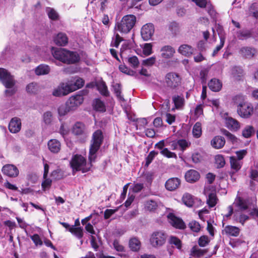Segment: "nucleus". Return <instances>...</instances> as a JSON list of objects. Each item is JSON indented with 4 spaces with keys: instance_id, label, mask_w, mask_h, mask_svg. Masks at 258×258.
Listing matches in <instances>:
<instances>
[{
    "instance_id": "f257e3e1",
    "label": "nucleus",
    "mask_w": 258,
    "mask_h": 258,
    "mask_svg": "<svg viewBox=\"0 0 258 258\" xmlns=\"http://www.w3.org/2000/svg\"><path fill=\"white\" fill-rule=\"evenodd\" d=\"M53 56L56 59L66 63H74L79 60V56L76 53L64 48H54L51 51Z\"/></svg>"
},
{
    "instance_id": "f03ea898",
    "label": "nucleus",
    "mask_w": 258,
    "mask_h": 258,
    "mask_svg": "<svg viewBox=\"0 0 258 258\" xmlns=\"http://www.w3.org/2000/svg\"><path fill=\"white\" fill-rule=\"evenodd\" d=\"M136 22V17L133 15H127L116 23L115 29L122 34H127L131 31Z\"/></svg>"
},
{
    "instance_id": "7ed1b4c3",
    "label": "nucleus",
    "mask_w": 258,
    "mask_h": 258,
    "mask_svg": "<svg viewBox=\"0 0 258 258\" xmlns=\"http://www.w3.org/2000/svg\"><path fill=\"white\" fill-rule=\"evenodd\" d=\"M103 139V136L101 131L97 130L93 133L89 156V160L91 163L95 162L96 158V153L102 144Z\"/></svg>"
},
{
    "instance_id": "20e7f679",
    "label": "nucleus",
    "mask_w": 258,
    "mask_h": 258,
    "mask_svg": "<svg viewBox=\"0 0 258 258\" xmlns=\"http://www.w3.org/2000/svg\"><path fill=\"white\" fill-rule=\"evenodd\" d=\"M92 163L90 161V164L87 165L86 160L83 156L76 154L72 157L70 165L73 173L78 171H82L83 173H85L90 170Z\"/></svg>"
},
{
    "instance_id": "39448f33",
    "label": "nucleus",
    "mask_w": 258,
    "mask_h": 258,
    "mask_svg": "<svg viewBox=\"0 0 258 258\" xmlns=\"http://www.w3.org/2000/svg\"><path fill=\"white\" fill-rule=\"evenodd\" d=\"M167 235L163 231H156L150 236V242L154 247H159L164 245L166 242Z\"/></svg>"
},
{
    "instance_id": "423d86ee",
    "label": "nucleus",
    "mask_w": 258,
    "mask_h": 258,
    "mask_svg": "<svg viewBox=\"0 0 258 258\" xmlns=\"http://www.w3.org/2000/svg\"><path fill=\"white\" fill-rule=\"evenodd\" d=\"M0 80L7 88L11 89L15 85L14 78L5 69L0 68Z\"/></svg>"
},
{
    "instance_id": "0eeeda50",
    "label": "nucleus",
    "mask_w": 258,
    "mask_h": 258,
    "mask_svg": "<svg viewBox=\"0 0 258 258\" xmlns=\"http://www.w3.org/2000/svg\"><path fill=\"white\" fill-rule=\"evenodd\" d=\"M165 83L168 87L175 88L180 85V78L175 73H169L166 74L165 78Z\"/></svg>"
},
{
    "instance_id": "6e6552de",
    "label": "nucleus",
    "mask_w": 258,
    "mask_h": 258,
    "mask_svg": "<svg viewBox=\"0 0 258 258\" xmlns=\"http://www.w3.org/2000/svg\"><path fill=\"white\" fill-rule=\"evenodd\" d=\"M221 115L224 119L226 125L229 129L237 131L240 128V123L235 119L229 116L227 113H221Z\"/></svg>"
},
{
    "instance_id": "1a4fd4ad",
    "label": "nucleus",
    "mask_w": 258,
    "mask_h": 258,
    "mask_svg": "<svg viewBox=\"0 0 258 258\" xmlns=\"http://www.w3.org/2000/svg\"><path fill=\"white\" fill-rule=\"evenodd\" d=\"M253 108L251 104L246 103L242 107L237 108V112L238 115L242 118H249L252 114Z\"/></svg>"
},
{
    "instance_id": "9d476101",
    "label": "nucleus",
    "mask_w": 258,
    "mask_h": 258,
    "mask_svg": "<svg viewBox=\"0 0 258 258\" xmlns=\"http://www.w3.org/2000/svg\"><path fill=\"white\" fill-rule=\"evenodd\" d=\"M154 33V27L151 23L144 25L141 29V35L145 41L150 40Z\"/></svg>"
},
{
    "instance_id": "9b49d317",
    "label": "nucleus",
    "mask_w": 258,
    "mask_h": 258,
    "mask_svg": "<svg viewBox=\"0 0 258 258\" xmlns=\"http://www.w3.org/2000/svg\"><path fill=\"white\" fill-rule=\"evenodd\" d=\"M83 97L81 95H76L71 97L66 103L72 111H74L83 103Z\"/></svg>"
},
{
    "instance_id": "f8f14e48",
    "label": "nucleus",
    "mask_w": 258,
    "mask_h": 258,
    "mask_svg": "<svg viewBox=\"0 0 258 258\" xmlns=\"http://www.w3.org/2000/svg\"><path fill=\"white\" fill-rule=\"evenodd\" d=\"M168 218L169 223L176 228L183 229L185 228V224L184 222L180 218L175 217L172 214H169L168 215Z\"/></svg>"
},
{
    "instance_id": "ddd939ff",
    "label": "nucleus",
    "mask_w": 258,
    "mask_h": 258,
    "mask_svg": "<svg viewBox=\"0 0 258 258\" xmlns=\"http://www.w3.org/2000/svg\"><path fill=\"white\" fill-rule=\"evenodd\" d=\"M21 128V120L17 118H13L9 124V130L12 133L15 134L18 133Z\"/></svg>"
},
{
    "instance_id": "4468645a",
    "label": "nucleus",
    "mask_w": 258,
    "mask_h": 258,
    "mask_svg": "<svg viewBox=\"0 0 258 258\" xmlns=\"http://www.w3.org/2000/svg\"><path fill=\"white\" fill-rule=\"evenodd\" d=\"M3 173L10 177H16L19 174V170L18 168L13 165H5L2 169Z\"/></svg>"
},
{
    "instance_id": "2eb2a0df",
    "label": "nucleus",
    "mask_w": 258,
    "mask_h": 258,
    "mask_svg": "<svg viewBox=\"0 0 258 258\" xmlns=\"http://www.w3.org/2000/svg\"><path fill=\"white\" fill-rule=\"evenodd\" d=\"M68 40L67 35L62 32L58 33L53 38L55 44L58 46H66L68 43Z\"/></svg>"
},
{
    "instance_id": "dca6fc26",
    "label": "nucleus",
    "mask_w": 258,
    "mask_h": 258,
    "mask_svg": "<svg viewBox=\"0 0 258 258\" xmlns=\"http://www.w3.org/2000/svg\"><path fill=\"white\" fill-rule=\"evenodd\" d=\"M200 177L199 173L196 170L190 169L185 174V180L190 183H193L198 181Z\"/></svg>"
},
{
    "instance_id": "f3484780",
    "label": "nucleus",
    "mask_w": 258,
    "mask_h": 258,
    "mask_svg": "<svg viewBox=\"0 0 258 258\" xmlns=\"http://www.w3.org/2000/svg\"><path fill=\"white\" fill-rule=\"evenodd\" d=\"M180 184V180L178 178H171L165 183L166 189L170 191H173L177 189Z\"/></svg>"
},
{
    "instance_id": "a211bd4d",
    "label": "nucleus",
    "mask_w": 258,
    "mask_h": 258,
    "mask_svg": "<svg viewBox=\"0 0 258 258\" xmlns=\"http://www.w3.org/2000/svg\"><path fill=\"white\" fill-rule=\"evenodd\" d=\"M161 56L166 59L171 58L175 52V49L170 45H165L161 49Z\"/></svg>"
},
{
    "instance_id": "6ab92c4d",
    "label": "nucleus",
    "mask_w": 258,
    "mask_h": 258,
    "mask_svg": "<svg viewBox=\"0 0 258 258\" xmlns=\"http://www.w3.org/2000/svg\"><path fill=\"white\" fill-rule=\"evenodd\" d=\"M225 140L224 138L221 136H217L211 141V146L215 149H221L224 146Z\"/></svg>"
},
{
    "instance_id": "aec40b11",
    "label": "nucleus",
    "mask_w": 258,
    "mask_h": 258,
    "mask_svg": "<svg viewBox=\"0 0 258 258\" xmlns=\"http://www.w3.org/2000/svg\"><path fill=\"white\" fill-rule=\"evenodd\" d=\"M178 52L185 56L188 57L192 54L194 48L190 45L184 44L178 47Z\"/></svg>"
},
{
    "instance_id": "412c9836",
    "label": "nucleus",
    "mask_w": 258,
    "mask_h": 258,
    "mask_svg": "<svg viewBox=\"0 0 258 258\" xmlns=\"http://www.w3.org/2000/svg\"><path fill=\"white\" fill-rule=\"evenodd\" d=\"M47 145L49 150L52 153H57L60 150L61 144L60 142L56 139L49 140Z\"/></svg>"
},
{
    "instance_id": "4be33fe9",
    "label": "nucleus",
    "mask_w": 258,
    "mask_h": 258,
    "mask_svg": "<svg viewBox=\"0 0 258 258\" xmlns=\"http://www.w3.org/2000/svg\"><path fill=\"white\" fill-rule=\"evenodd\" d=\"M240 54L246 58H251L256 53V50L254 48L243 47L240 50Z\"/></svg>"
},
{
    "instance_id": "5701e85b",
    "label": "nucleus",
    "mask_w": 258,
    "mask_h": 258,
    "mask_svg": "<svg viewBox=\"0 0 258 258\" xmlns=\"http://www.w3.org/2000/svg\"><path fill=\"white\" fill-rule=\"evenodd\" d=\"M72 88V90L75 91L83 86L84 85V80L80 78H76L73 80L69 81Z\"/></svg>"
},
{
    "instance_id": "b1692460",
    "label": "nucleus",
    "mask_w": 258,
    "mask_h": 258,
    "mask_svg": "<svg viewBox=\"0 0 258 258\" xmlns=\"http://www.w3.org/2000/svg\"><path fill=\"white\" fill-rule=\"evenodd\" d=\"M235 204L241 211H244L249 209L248 202L240 197L236 198Z\"/></svg>"
},
{
    "instance_id": "393cba45",
    "label": "nucleus",
    "mask_w": 258,
    "mask_h": 258,
    "mask_svg": "<svg viewBox=\"0 0 258 258\" xmlns=\"http://www.w3.org/2000/svg\"><path fill=\"white\" fill-rule=\"evenodd\" d=\"M208 86L212 91L218 92L222 88V83L219 80L213 79L208 83Z\"/></svg>"
},
{
    "instance_id": "a878e982",
    "label": "nucleus",
    "mask_w": 258,
    "mask_h": 258,
    "mask_svg": "<svg viewBox=\"0 0 258 258\" xmlns=\"http://www.w3.org/2000/svg\"><path fill=\"white\" fill-rule=\"evenodd\" d=\"M141 246L140 241L136 237H133L130 239L129 241V247L133 251H138L140 250Z\"/></svg>"
},
{
    "instance_id": "bb28decb",
    "label": "nucleus",
    "mask_w": 258,
    "mask_h": 258,
    "mask_svg": "<svg viewBox=\"0 0 258 258\" xmlns=\"http://www.w3.org/2000/svg\"><path fill=\"white\" fill-rule=\"evenodd\" d=\"M226 234L232 236H237L240 233V229L236 226H226L224 229Z\"/></svg>"
},
{
    "instance_id": "cd10ccee",
    "label": "nucleus",
    "mask_w": 258,
    "mask_h": 258,
    "mask_svg": "<svg viewBox=\"0 0 258 258\" xmlns=\"http://www.w3.org/2000/svg\"><path fill=\"white\" fill-rule=\"evenodd\" d=\"M50 69L48 65L40 64L35 69V73L37 75H45L49 74Z\"/></svg>"
},
{
    "instance_id": "c85d7f7f",
    "label": "nucleus",
    "mask_w": 258,
    "mask_h": 258,
    "mask_svg": "<svg viewBox=\"0 0 258 258\" xmlns=\"http://www.w3.org/2000/svg\"><path fill=\"white\" fill-rule=\"evenodd\" d=\"M232 100L233 102L236 104L237 108L242 107V105L247 103L246 101V97L241 94H238L234 96L232 98Z\"/></svg>"
},
{
    "instance_id": "c756f323",
    "label": "nucleus",
    "mask_w": 258,
    "mask_h": 258,
    "mask_svg": "<svg viewBox=\"0 0 258 258\" xmlns=\"http://www.w3.org/2000/svg\"><path fill=\"white\" fill-rule=\"evenodd\" d=\"M230 162L231 169L234 172H237L241 167L242 163L235 157H231L230 158Z\"/></svg>"
},
{
    "instance_id": "7c9ffc66",
    "label": "nucleus",
    "mask_w": 258,
    "mask_h": 258,
    "mask_svg": "<svg viewBox=\"0 0 258 258\" xmlns=\"http://www.w3.org/2000/svg\"><path fill=\"white\" fill-rule=\"evenodd\" d=\"M85 125L80 122H78L73 126L72 131L73 134L76 135H81L85 133Z\"/></svg>"
},
{
    "instance_id": "2f4dec72",
    "label": "nucleus",
    "mask_w": 258,
    "mask_h": 258,
    "mask_svg": "<svg viewBox=\"0 0 258 258\" xmlns=\"http://www.w3.org/2000/svg\"><path fill=\"white\" fill-rule=\"evenodd\" d=\"M172 100L176 108H181L184 104V99L182 96L174 95Z\"/></svg>"
},
{
    "instance_id": "473e14b6",
    "label": "nucleus",
    "mask_w": 258,
    "mask_h": 258,
    "mask_svg": "<svg viewBox=\"0 0 258 258\" xmlns=\"http://www.w3.org/2000/svg\"><path fill=\"white\" fill-rule=\"evenodd\" d=\"M218 200L216 195L214 192L211 193L208 196L207 203L210 208L214 207L217 203Z\"/></svg>"
},
{
    "instance_id": "72a5a7b5",
    "label": "nucleus",
    "mask_w": 258,
    "mask_h": 258,
    "mask_svg": "<svg viewBox=\"0 0 258 258\" xmlns=\"http://www.w3.org/2000/svg\"><path fill=\"white\" fill-rule=\"evenodd\" d=\"M98 90L104 96H107L109 95V92L105 82L101 81L97 83Z\"/></svg>"
},
{
    "instance_id": "f704fd0d",
    "label": "nucleus",
    "mask_w": 258,
    "mask_h": 258,
    "mask_svg": "<svg viewBox=\"0 0 258 258\" xmlns=\"http://www.w3.org/2000/svg\"><path fill=\"white\" fill-rule=\"evenodd\" d=\"M254 133V129L252 126L247 125L242 130V135L245 138H250Z\"/></svg>"
},
{
    "instance_id": "c9c22d12",
    "label": "nucleus",
    "mask_w": 258,
    "mask_h": 258,
    "mask_svg": "<svg viewBox=\"0 0 258 258\" xmlns=\"http://www.w3.org/2000/svg\"><path fill=\"white\" fill-rule=\"evenodd\" d=\"M169 30L174 36L178 35L180 32V26L175 22H171L169 26Z\"/></svg>"
},
{
    "instance_id": "e433bc0d",
    "label": "nucleus",
    "mask_w": 258,
    "mask_h": 258,
    "mask_svg": "<svg viewBox=\"0 0 258 258\" xmlns=\"http://www.w3.org/2000/svg\"><path fill=\"white\" fill-rule=\"evenodd\" d=\"M182 202L187 206L190 207L193 205L194 199L192 196L189 194H185L182 197Z\"/></svg>"
},
{
    "instance_id": "4c0bfd02",
    "label": "nucleus",
    "mask_w": 258,
    "mask_h": 258,
    "mask_svg": "<svg viewBox=\"0 0 258 258\" xmlns=\"http://www.w3.org/2000/svg\"><path fill=\"white\" fill-rule=\"evenodd\" d=\"M69 231L79 239L83 236V228L81 227H75L73 226L69 228Z\"/></svg>"
},
{
    "instance_id": "58836bf2",
    "label": "nucleus",
    "mask_w": 258,
    "mask_h": 258,
    "mask_svg": "<svg viewBox=\"0 0 258 258\" xmlns=\"http://www.w3.org/2000/svg\"><path fill=\"white\" fill-rule=\"evenodd\" d=\"M192 134L194 137L198 138L201 137L202 135V127L201 123L197 122L194 125L192 129Z\"/></svg>"
},
{
    "instance_id": "ea45409f",
    "label": "nucleus",
    "mask_w": 258,
    "mask_h": 258,
    "mask_svg": "<svg viewBox=\"0 0 258 258\" xmlns=\"http://www.w3.org/2000/svg\"><path fill=\"white\" fill-rule=\"evenodd\" d=\"M221 131V133L227 137V140L231 142L233 144L237 142V138L229 131L225 129H222Z\"/></svg>"
},
{
    "instance_id": "a19ab883",
    "label": "nucleus",
    "mask_w": 258,
    "mask_h": 258,
    "mask_svg": "<svg viewBox=\"0 0 258 258\" xmlns=\"http://www.w3.org/2000/svg\"><path fill=\"white\" fill-rule=\"evenodd\" d=\"M232 75L235 79L240 80L243 74V70L239 67H234L232 69Z\"/></svg>"
},
{
    "instance_id": "79ce46f5",
    "label": "nucleus",
    "mask_w": 258,
    "mask_h": 258,
    "mask_svg": "<svg viewBox=\"0 0 258 258\" xmlns=\"http://www.w3.org/2000/svg\"><path fill=\"white\" fill-rule=\"evenodd\" d=\"M46 12L48 17L52 20H57L58 19L59 15L55 10L50 8H46Z\"/></svg>"
},
{
    "instance_id": "37998d69",
    "label": "nucleus",
    "mask_w": 258,
    "mask_h": 258,
    "mask_svg": "<svg viewBox=\"0 0 258 258\" xmlns=\"http://www.w3.org/2000/svg\"><path fill=\"white\" fill-rule=\"evenodd\" d=\"M72 111L71 108L68 106L66 103L65 104L60 105L58 108V112L60 115L63 116L66 115L68 113Z\"/></svg>"
},
{
    "instance_id": "c03bdc74",
    "label": "nucleus",
    "mask_w": 258,
    "mask_h": 258,
    "mask_svg": "<svg viewBox=\"0 0 258 258\" xmlns=\"http://www.w3.org/2000/svg\"><path fill=\"white\" fill-rule=\"evenodd\" d=\"M94 107L98 111L104 112L106 110L104 103L98 99H96L95 101Z\"/></svg>"
},
{
    "instance_id": "a18cd8bd",
    "label": "nucleus",
    "mask_w": 258,
    "mask_h": 258,
    "mask_svg": "<svg viewBox=\"0 0 258 258\" xmlns=\"http://www.w3.org/2000/svg\"><path fill=\"white\" fill-rule=\"evenodd\" d=\"M215 163L218 168H222L225 164L224 157L221 155H217L215 157Z\"/></svg>"
},
{
    "instance_id": "49530a36",
    "label": "nucleus",
    "mask_w": 258,
    "mask_h": 258,
    "mask_svg": "<svg viewBox=\"0 0 258 258\" xmlns=\"http://www.w3.org/2000/svg\"><path fill=\"white\" fill-rule=\"evenodd\" d=\"M157 203L153 200H149L146 202L145 208L147 210L152 211L155 210L157 207Z\"/></svg>"
},
{
    "instance_id": "de8ad7c7",
    "label": "nucleus",
    "mask_w": 258,
    "mask_h": 258,
    "mask_svg": "<svg viewBox=\"0 0 258 258\" xmlns=\"http://www.w3.org/2000/svg\"><path fill=\"white\" fill-rule=\"evenodd\" d=\"M234 217L235 220L241 223L242 225H244L245 222L249 219V217L248 215L244 214H240L238 216L235 214Z\"/></svg>"
},
{
    "instance_id": "09e8293b",
    "label": "nucleus",
    "mask_w": 258,
    "mask_h": 258,
    "mask_svg": "<svg viewBox=\"0 0 258 258\" xmlns=\"http://www.w3.org/2000/svg\"><path fill=\"white\" fill-rule=\"evenodd\" d=\"M143 53L146 56H148L153 53L152 45L151 43H145L144 45Z\"/></svg>"
},
{
    "instance_id": "8fccbe9b",
    "label": "nucleus",
    "mask_w": 258,
    "mask_h": 258,
    "mask_svg": "<svg viewBox=\"0 0 258 258\" xmlns=\"http://www.w3.org/2000/svg\"><path fill=\"white\" fill-rule=\"evenodd\" d=\"M190 229L195 232H198L201 229V226L199 222L196 221L190 222L188 224Z\"/></svg>"
},
{
    "instance_id": "3c124183",
    "label": "nucleus",
    "mask_w": 258,
    "mask_h": 258,
    "mask_svg": "<svg viewBox=\"0 0 258 258\" xmlns=\"http://www.w3.org/2000/svg\"><path fill=\"white\" fill-rule=\"evenodd\" d=\"M156 61V57L155 56H153L149 58L143 60L142 64L145 66H153Z\"/></svg>"
},
{
    "instance_id": "603ef678",
    "label": "nucleus",
    "mask_w": 258,
    "mask_h": 258,
    "mask_svg": "<svg viewBox=\"0 0 258 258\" xmlns=\"http://www.w3.org/2000/svg\"><path fill=\"white\" fill-rule=\"evenodd\" d=\"M128 63L133 68H137L139 64V61L136 56H133L128 58Z\"/></svg>"
},
{
    "instance_id": "864d4df0",
    "label": "nucleus",
    "mask_w": 258,
    "mask_h": 258,
    "mask_svg": "<svg viewBox=\"0 0 258 258\" xmlns=\"http://www.w3.org/2000/svg\"><path fill=\"white\" fill-rule=\"evenodd\" d=\"M191 252L194 256L200 257L201 255H203L205 253V251L196 246L192 248Z\"/></svg>"
},
{
    "instance_id": "5fc2aeb1",
    "label": "nucleus",
    "mask_w": 258,
    "mask_h": 258,
    "mask_svg": "<svg viewBox=\"0 0 258 258\" xmlns=\"http://www.w3.org/2000/svg\"><path fill=\"white\" fill-rule=\"evenodd\" d=\"M60 85L62 88H63L62 91L65 95H67L70 93L73 92V90H72V87L69 81L66 83L60 84Z\"/></svg>"
},
{
    "instance_id": "6e6d98bb",
    "label": "nucleus",
    "mask_w": 258,
    "mask_h": 258,
    "mask_svg": "<svg viewBox=\"0 0 258 258\" xmlns=\"http://www.w3.org/2000/svg\"><path fill=\"white\" fill-rule=\"evenodd\" d=\"M210 242L209 237L207 236L203 235L199 238L198 243L201 247L206 246Z\"/></svg>"
},
{
    "instance_id": "4d7b16f0",
    "label": "nucleus",
    "mask_w": 258,
    "mask_h": 258,
    "mask_svg": "<svg viewBox=\"0 0 258 258\" xmlns=\"http://www.w3.org/2000/svg\"><path fill=\"white\" fill-rule=\"evenodd\" d=\"M43 121L46 124H49L52 121V115L50 112L47 111L43 114Z\"/></svg>"
},
{
    "instance_id": "13d9d810",
    "label": "nucleus",
    "mask_w": 258,
    "mask_h": 258,
    "mask_svg": "<svg viewBox=\"0 0 258 258\" xmlns=\"http://www.w3.org/2000/svg\"><path fill=\"white\" fill-rule=\"evenodd\" d=\"M161 154L167 158H176V155L173 152H170L167 148H164L161 151Z\"/></svg>"
},
{
    "instance_id": "bf43d9fd",
    "label": "nucleus",
    "mask_w": 258,
    "mask_h": 258,
    "mask_svg": "<svg viewBox=\"0 0 258 258\" xmlns=\"http://www.w3.org/2000/svg\"><path fill=\"white\" fill-rule=\"evenodd\" d=\"M119 69L121 72L131 76H133L135 74L134 71L130 70L124 65H120L119 67Z\"/></svg>"
},
{
    "instance_id": "052dcab7",
    "label": "nucleus",
    "mask_w": 258,
    "mask_h": 258,
    "mask_svg": "<svg viewBox=\"0 0 258 258\" xmlns=\"http://www.w3.org/2000/svg\"><path fill=\"white\" fill-rule=\"evenodd\" d=\"M123 41V38L118 34L115 35V39H113L111 43V46L118 47L119 43Z\"/></svg>"
},
{
    "instance_id": "680f3d73",
    "label": "nucleus",
    "mask_w": 258,
    "mask_h": 258,
    "mask_svg": "<svg viewBox=\"0 0 258 258\" xmlns=\"http://www.w3.org/2000/svg\"><path fill=\"white\" fill-rule=\"evenodd\" d=\"M158 154L156 151H152L150 152L147 157L146 158V165L148 166L152 161L154 158Z\"/></svg>"
},
{
    "instance_id": "e2e57ef3",
    "label": "nucleus",
    "mask_w": 258,
    "mask_h": 258,
    "mask_svg": "<svg viewBox=\"0 0 258 258\" xmlns=\"http://www.w3.org/2000/svg\"><path fill=\"white\" fill-rule=\"evenodd\" d=\"M113 90L116 96L120 100L123 99L121 96V86L119 84H115L113 85Z\"/></svg>"
},
{
    "instance_id": "0e129e2a",
    "label": "nucleus",
    "mask_w": 258,
    "mask_h": 258,
    "mask_svg": "<svg viewBox=\"0 0 258 258\" xmlns=\"http://www.w3.org/2000/svg\"><path fill=\"white\" fill-rule=\"evenodd\" d=\"M30 237L32 240L35 243V245L37 246L42 245V241L41 240L40 236L38 234H34L33 235L31 236Z\"/></svg>"
},
{
    "instance_id": "69168bd1",
    "label": "nucleus",
    "mask_w": 258,
    "mask_h": 258,
    "mask_svg": "<svg viewBox=\"0 0 258 258\" xmlns=\"http://www.w3.org/2000/svg\"><path fill=\"white\" fill-rule=\"evenodd\" d=\"M63 88H62L61 85L60 84L56 89L54 90L52 92V94L53 96L59 97L62 96H65L64 93L62 91Z\"/></svg>"
},
{
    "instance_id": "338daca9",
    "label": "nucleus",
    "mask_w": 258,
    "mask_h": 258,
    "mask_svg": "<svg viewBox=\"0 0 258 258\" xmlns=\"http://www.w3.org/2000/svg\"><path fill=\"white\" fill-rule=\"evenodd\" d=\"M37 85L36 83H32L27 85L26 90L30 93H35L37 91Z\"/></svg>"
},
{
    "instance_id": "774afa93",
    "label": "nucleus",
    "mask_w": 258,
    "mask_h": 258,
    "mask_svg": "<svg viewBox=\"0 0 258 258\" xmlns=\"http://www.w3.org/2000/svg\"><path fill=\"white\" fill-rule=\"evenodd\" d=\"M251 36L250 32L248 30L241 31L238 33V37L240 39L249 38Z\"/></svg>"
}]
</instances>
